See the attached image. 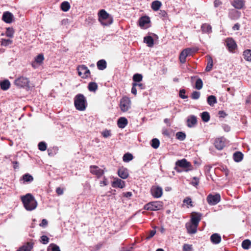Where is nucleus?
I'll return each instance as SVG.
<instances>
[{
  "instance_id": "nucleus-21",
  "label": "nucleus",
  "mask_w": 251,
  "mask_h": 251,
  "mask_svg": "<svg viewBox=\"0 0 251 251\" xmlns=\"http://www.w3.org/2000/svg\"><path fill=\"white\" fill-rule=\"evenodd\" d=\"M13 15L9 12H5L2 15V20L6 23H11L13 20Z\"/></svg>"
},
{
  "instance_id": "nucleus-57",
  "label": "nucleus",
  "mask_w": 251,
  "mask_h": 251,
  "mask_svg": "<svg viewBox=\"0 0 251 251\" xmlns=\"http://www.w3.org/2000/svg\"><path fill=\"white\" fill-rule=\"evenodd\" d=\"M193 181L191 183L194 186H197L199 183V179L197 177H193Z\"/></svg>"
},
{
  "instance_id": "nucleus-26",
  "label": "nucleus",
  "mask_w": 251,
  "mask_h": 251,
  "mask_svg": "<svg viewBox=\"0 0 251 251\" xmlns=\"http://www.w3.org/2000/svg\"><path fill=\"white\" fill-rule=\"evenodd\" d=\"M201 29L203 33H210L212 32L211 26L207 24H202L201 26Z\"/></svg>"
},
{
  "instance_id": "nucleus-7",
  "label": "nucleus",
  "mask_w": 251,
  "mask_h": 251,
  "mask_svg": "<svg viewBox=\"0 0 251 251\" xmlns=\"http://www.w3.org/2000/svg\"><path fill=\"white\" fill-rule=\"evenodd\" d=\"M120 107L123 112L128 111L131 107V100L129 98L124 97L120 100Z\"/></svg>"
},
{
  "instance_id": "nucleus-10",
  "label": "nucleus",
  "mask_w": 251,
  "mask_h": 251,
  "mask_svg": "<svg viewBox=\"0 0 251 251\" xmlns=\"http://www.w3.org/2000/svg\"><path fill=\"white\" fill-rule=\"evenodd\" d=\"M77 70L78 75L82 78H85L88 77L90 74V71L88 67L84 65H79Z\"/></svg>"
},
{
  "instance_id": "nucleus-41",
  "label": "nucleus",
  "mask_w": 251,
  "mask_h": 251,
  "mask_svg": "<svg viewBox=\"0 0 251 251\" xmlns=\"http://www.w3.org/2000/svg\"><path fill=\"white\" fill-rule=\"evenodd\" d=\"M160 145V142L159 140L157 138H154L152 139L151 143V147L154 149H157Z\"/></svg>"
},
{
  "instance_id": "nucleus-2",
  "label": "nucleus",
  "mask_w": 251,
  "mask_h": 251,
  "mask_svg": "<svg viewBox=\"0 0 251 251\" xmlns=\"http://www.w3.org/2000/svg\"><path fill=\"white\" fill-rule=\"evenodd\" d=\"M99 21L104 26H108L112 24L113 18L104 9L98 13Z\"/></svg>"
},
{
  "instance_id": "nucleus-30",
  "label": "nucleus",
  "mask_w": 251,
  "mask_h": 251,
  "mask_svg": "<svg viewBox=\"0 0 251 251\" xmlns=\"http://www.w3.org/2000/svg\"><path fill=\"white\" fill-rule=\"evenodd\" d=\"M144 42L146 43L148 47H152L154 44V41L153 38L150 36H146L144 38Z\"/></svg>"
},
{
  "instance_id": "nucleus-14",
  "label": "nucleus",
  "mask_w": 251,
  "mask_h": 251,
  "mask_svg": "<svg viewBox=\"0 0 251 251\" xmlns=\"http://www.w3.org/2000/svg\"><path fill=\"white\" fill-rule=\"evenodd\" d=\"M226 140L224 137H221L216 139L214 145L216 149L219 150H222L226 145Z\"/></svg>"
},
{
  "instance_id": "nucleus-48",
  "label": "nucleus",
  "mask_w": 251,
  "mask_h": 251,
  "mask_svg": "<svg viewBox=\"0 0 251 251\" xmlns=\"http://www.w3.org/2000/svg\"><path fill=\"white\" fill-rule=\"evenodd\" d=\"M44 59V56L42 54H39L35 58V61L39 65L41 64Z\"/></svg>"
},
{
  "instance_id": "nucleus-12",
  "label": "nucleus",
  "mask_w": 251,
  "mask_h": 251,
  "mask_svg": "<svg viewBox=\"0 0 251 251\" xmlns=\"http://www.w3.org/2000/svg\"><path fill=\"white\" fill-rule=\"evenodd\" d=\"M90 171L93 175H96L98 178L101 177L104 173V170L101 169L95 165L90 166Z\"/></svg>"
},
{
  "instance_id": "nucleus-61",
  "label": "nucleus",
  "mask_w": 251,
  "mask_h": 251,
  "mask_svg": "<svg viewBox=\"0 0 251 251\" xmlns=\"http://www.w3.org/2000/svg\"><path fill=\"white\" fill-rule=\"evenodd\" d=\"M155 233L156 230L155 229H153L150 231V235L148 237H147L146 239L148 240L150 239L152 237L155 235Z\"/></svg>"
},
{
  "instance_id": "nucleus-39",
  "label": "nucleus",
  "mask_w": 251,
  "mask_h": 251,
  "mask_svg": "<svg viewBox=\"0 0 251 251\" xmlns=\"http://www.w3.org/2000/svg\"><path fill=\"white\" fill-rule=\"evenodd\" d=\"M133 155L130 153H126L123 156V159L125 162H128L133 159Z\"/></svg>"
},
{
  "instance_id": "nucleus-62",
  "label": "nucleus",
  "mask_w": 251,
  "mask_h": 251,
  "mask_svg": "<svg viewBox=\"0 0 251 251\" xmlns=\"http://www.w3.org/2000/svg\"><path fill=\"white\" fill-rule=\"evenodd\" d=\"M56 192L58 195H61L63 194V190L60 187H58L56 189Z\"/></svg>"
},
{
  "instance_id": "nucleus-37",
  "label": "nucleus",
  "mask_w": 251,
  "mask_h": 251,
  "mask_svg": "<svg viewBox=\"0 0 251 251\" xmlns=\"http://www.w3.org/2000/svg\"><path fill=\"white\" fill-rule=\"evenodd\" d=\"M98 89V85L96 83L91 82L88 85V89L90 91L95 92Z\"/></svg>"
},
{
  "instance_id": "nucleus-55",
  "label": "nucleus",
  "mask_w": 251,
  "mask_h": 251,
  "mask_svg": "<svg viewBox=\"0 0 251 251\" xmlns=\"http://www.w3.org/2000/svg\"><path fill=\"white\" fill-rule=\"evenodd\" d=\"M183 251H192V246L185 244L183 246Z\"/></svg>"
},
{
  "instance_id": "nucleus-3",
  "label": "nucleus",
  "mask_w": 251,
  "mask_h": 251,
  "mask_svg": "<svg viewBox=\"0 0 251 251\" xmlns=\"http://www.w3.org/2000/svg\"><path fill=\"white\" fill-rule=\"evenodd\" d=\"M75 105L76 109L83 111L86 109V100L82 94H78L75 98Z\"/></svg>"
},
{
  "instance_id": "nucleus-1",
  "label": "nucleus",
  "mask_w": 251,
  "mask_h": 251,
  "mask_svg": "<svg viewBox=\"0 0 251 251\" xmlns=\"http://www.w3.org/2000/svg\"><path fill=\"white\" fill-rule=\"evenodd\" d=\"M24 207L27 211H32L37 206V202L34 197L30 193L26 194L21 198Z\"/></svg>"
},
{
  "instance_id": "nucleus-51",
  "label": "nucleus",
  "mask_w": 251,
  "mask_h": 251,
  "mask_svg": "<svg viewBox=\"0 0 251 251\" xmlns=\"http://www.w3.org/2000/svg\"><path fill=\"white\" fill-rule=\"evenodd\" d=\"M12 43V40L10 39H2L1 40V45L3 46H7Z\"/></svg>"
},
{
  "instance_id": "nucleus-19",
  "label": "nucleus",
  "mask_w": 251,
  "mask_h": 251,
  "mask_svg": "<svg viewBox=\"0 0 251 251\" xmlns=\"http://www.w3.org/2000/svg\"><path fill=\"white\" fill-rule=\"evenodd\" d=\"M33 247V243L27 242L19 248L16 251H31Z\"/></svg>"
},
{
  "instance_id": "nucleus-16",
  "label": "nucleus",
  "mask_w": 251,
  "mask_h": 251,
  "mask_svg": "<svg viewBox=\"0 0 251 251\" xmlns=\"http://www.w3.org/2000/svg\"><path fill=\"white\" fill-rule=\"evenodd\" d=\"M185 226L189 234H195L197 231L198 226L193 225L190 222L187 223Z\"/></svg>"
},
{
  "instance_id": "nucleus-20",
  "label": "nucleus",
  "mask_w": 251,
  "mask_h": 251,
  "mask_svg": "<svg viewBox=\"0 0 251 251\" xmlns=\"http://www.w3.org/2000/svg\"><path fill=\"white\" fill-rule=\"evenodd\" d=\"M244 0H233L231 1V5L236 9H240L244 6Z\"/></svg>"
},
{
  "instance_id": "nucleus-49",
  "label": "nucleus",
  "mask_w": 251,
  "mask_h": 251,
  "mask_svg": "<svg viewBox=\"0 0 251 251\" xmlns=\"http://www.w3.org/2000/svg\"><path fill=\"white\" fill-rule=\"evenodd\" d=\"M14 30L12 28L8 27L6 28V31L5 32V35L7 37L12 38L13 37L14 35Z\"/></svg>"
},
{
  "instance_id": "nucleus-23",
  "label": "nucleus",
  "mask_w": 251,
  "mask_h": 251,
  "mask_svg": "<svg viewBox=\"0 0 251 251\" xmlns=\"http://www.w3.org/2000/svg\"><path fill=\"white\" fill-rule=\"evenodd\" d=\"M127 120L125 117L120 118L117 122V125L119 127L124 128L127 125Z\"/></svg>"
},
{
  "instance_id": "nucleus-52",
  "label": "nucleus",
  "mask_w": 251,
  "mask_h": 251,
  "mask_svg": "<svg viewBox=\"0 0 251 251\" xmlns=\"http://www.w3.org/2000/svg\"><path fill=\"white\" fill-rule=\"evenodd\" d=\"M200 92L194 91L191 94V98L193 100H198L200 97Z\"/></svg>"
},
{
  "instance_id": "nucleus-4",
  "label": "nucleus",
  "mask_w": 251,
  "mask_h": 251,
  "mask_svg": "<svg viewBox=\"0 0 251 251\" xmlns=\"http://www.w3.org/2000/svg\"><path fill=\"white\" fill-rule=\"evenodd\" d=\"M176 166L183 168L186 172L192 171L194 169L191 163L185 158L176 161Z\"/></svg>"
},
{
  "instance_id": "nucleus-42",
  "label": "nucleus",
  "mask_w": 251,
  "mask_h": 251,
  "mask_svg": "<svg viewBox=\"0 0 251 251\" xmlns=\"http://www.w3.org/2000/svg\"><path fill=\"white\" fill-rule=\"evenodd\" d=\"M176 138L180 141H183L186 138V134L183 132H178L176 133Z\"/></svg>"
},
{
  "instance_id": "nucleus-60",
  "label": "nucleus",
  "mask_w": 251,
  "mask_h": 251,
  "mask_svg": "<svg viewBox=\"0 0 251 251\" xmlns=\"http://www.w3.org/2000/svg\"><path fill=\"white\" fill-rule=\"evenodd\" d=\"M133 83L134 84V86H135L136 87L138 86L141 90L144 89L145 88V85L141 83L134 82Z\"/></svg>"
},
{
  "instance_id": "nucleus-5",
  "label": "nucleus",
  "mask_w": 251,
  "mask_h": 251,
  "mask_svg": "<svg viewBox=\"0 0 251 251\" xmlns=\"http://www.w3.org/2000/svg\"><path fill=\"white\" fill-rule=\"evenodd\" d=\"M163 207V203L161 201H152L149 202L144 206L147 210L156 211L161 209Z\"/></svg>"
},
{
  "instance_id": "nucleus-28",
  "label": "nucleus",
  "mask_w": 251,
  "mask_h": 251,
  "mask_svg": "<svg viewBox=\"0 0 251 251\" xmlns=\"http://www.w3.org/2000/svg\"><path fill=\"white\" fill-rule=\"evenodd\" d=\"M97 67L100 70H103L106 68V62L104 59H101L97 63Z\"/></svg>"
},
{
  "instance_id": "nucleus-29",
  "label": "nucleus",
  "mask_w": 251,
  "mask_h": 251,
  "mask_svg": "<svg viewBox=\"0 0 251 251\" xmlns=\"http://www.w3.org/2000/svg\"><path fill=\"white\" fill-rule=\"evenodd\" d=\"M207 101L208 104L211 106H213L217 102L216 97L213 95L208 96L207 99Z\"/></svg>"
},
{
  "instance_id": "nucleus-18",
  "label": "nucleus",
  "mask_w": 251,
  "mask_h": 251,
  "mask_svg": "<svg viewBox=\"0 0 251 251\" xmlns=\"http://www.w3.org/2000/svg\"><path fill=\"white\" fill-rule=\"evenodd\" d=\"M118 176L123 179H126L128 176V170L124 167L120 168L118 172Z\"/></svg>"
},
{
  "instance_id": "nucleus-36",
  "label": "nucleus",
  "mask_w": 251,
  "mask_h": 251,
  "mask_svg": "<svg viewBox=\"0 0 251 251\" xmlns=\"http://www.w3.org/2000/svg\"><path fill=\"white\" fill-rule=\"evenodd\" d=\"M251 241L249 239L244 240L242 243V247L245 250H248L251 248Z\"/></svg>"
},
{
  "instance_id": "nucleus-15",
  "label": "nucleus",
  "mask_w": 251,
  "mask_h": 251,
  "mask_svg": "<svg viewBox=\"0 0 251 251\" xmlns=\"http://www.w3.org/2000/svg\"><path fill=\"white\" fill-rule=\"evenodd\" d=\"M201 214L200 213H195L191 215L190 223L198 226L199 222L201 220Z\"/></svg>"
},
{
  "instance_id": "nucleus-25",
  "label": "nucleus",
  "mask_w": 251,
  "mask_h": 251,
  "mask_svg": "<svg viewBox=\"0 0 251 251\" xmlns=\"http://www.w3.org/2000/svg\"><path fill=\"white\" fill-rule=\"evenodd\" d=\"M206 57L207 59V63L205 70L206 72H210L213 66V59L211 56L210 55H207Z\"/></svg>"
},
{
  "instance_id": "nucleus-11",
  "label": "nucleus",
  "mask_w": 251,
  "mask_h": 251,
  "mask_svg": "<svg viewBox=\"0 0 251 251\" xmlns=\"http://www.w3.org/2000/svg\"><path fill=\"white\" fill-rule=\"evenodd\" d=\"M226 45L228 50L230 52H234L237 48V45L235 41L231 38H227L226 40Z\"/></svg>"
},
{
  "instance_id": "nucleus-45",
  "label": "nucleus",
  "mask_w": 251,
  "mask_h": 251,
  "mask_svg": "<svg viewBox=\"0 0 251 251\" xmlns=\"http://www.w3.org/2000/svg\"><path fill=\"white\" fill-rule=\"evenodd\" d=\"M23 179L25 182H30L33 180V178L32 176L28 174H26L23 176Z\"/></svg>"
},
{
  "instance_id": "nucleus-31",
  "label": "nucleus",
  "mask_w": 251,
  "mask_h": 251,
  "mask_svg": "<svg viewBox=\"0 0 251 251\" xmlns=\"http://www.w3.org/2000/svg\"><path fill=\"white\" fill-rule=\"evenodd\" d=\"M70 4L68 1H64L61 3V9L64 12H67L70 9Z\"/></svg>"
},
{
  "instance_id": "nucleus-47",
  "label": "nucleus",
  "mask_w": 251,
  "mask_h": 251,
  "mask_svg": "<svg viewBox=\"0 0 251 251\" xmlns=\"http://www.w3.org/2000/svg\"><path fill=\"white\" fill-rule=\"evenodd\" d=\"M183 202L184 204L187 205V207L189 208V206L192 207V201L190 197H186L183 200Z\"/></svg>"
},
{
  "instance_id": "nucleus-6",
  "label": "nucleus",
  "mask_w": 251,
  "mask_h": 251,
  "mask_svg": "<svg viewBox=\"0 0 251 251\" xmlns=\"http://www.w3.org/2000/svg\"><path fill=\"white\" fill-rule=\"evenodd\" d=\"M195 52L193 48H186L183 50L179 55V60L181 63H184L186 62V58L187 56L192 55Z\"/></svg>"
},
{
  "instance_id": "nucleus-50",
  "label": "nucleus",
  "mask_w": 251,
  "mask_h": 251,
  "mask_svg": "<svg viewBox=\"0 0 251 251\" xmlns=\"http://www.w3.org/2000/svg\"><path fill=\"white\" fill-rule=\"evenodd\" d=\"M38 149L41 151H45L47 149V144L44 142H41L38 144Z\"/></svg>"
},
{
  "instance_id": "nucleus-17",
  "label": "nucleus",
  "mask_w": 251,
  "mask_h": 251,
  "mask_svg": "<svg viewBox=\"0 0 251 251\" xmlns=\"http://www.w3.org/2000/svg\"><path fill=\"white\" fill-rule=\"evenodd\" d=\"M112 186L114 188H123L125 186V182L121 179L116 178L112 182Z\"/></svg>"
},
{
  "instance_id": "nucleus-33",
  "label": "nucleus",
  "mask_w": 251,
  "mask_h": 251,
  "mask_svg": "<svg viewBox=\"0 0 251 251\" xmlns=\"http://www.w3.org/2000/svg\"><path fill=\"white\" fill-rule=\"evenodd\" d=\"M243 154L241 152L237 151L233 154V159L235 162H239L243 159Z\"/></svg>"
},
{
  "instance_id": "nucleus-35",
  "label": "nucleus",
  "mask_w": 251,
  "mask_h": 251,
  "mask_svg": "<svg viewBox=\"0 0 251 251\" xmlns=\"http://www.w3.org/2000/svg\"><path fill=\"white\" fill-rule=\"evenodd\" d=\"M244 59L248 61H251V50H246L243 52Z\"/></svg>"
},
{
  "instance_id": "nucleus-34",
  "label": "nucleus",
  "mask_w": 251,
  "mask_h": 251,
  "mask_svg": "<svg viewBox=\"0 0 251 251\" xmlns=\"http://www.w3.org/2000/svg\"><path fill=\"white\" fill-rule=\"evenodd\" d=\"M161 6V2L158 0H154L151 3V8L154 11H157L159 10Z\"/></svg>"
},
{
  "instance_id": "nucleus-56",
  "label": "nucleus",
  "mask_w": 251,
  "mask_h": 251,
  "mask_svg": "<svg viewBox=\"0 0 251 251\" xmlns=\"http://www.w3.org/2000/svg\"><path fill=\"white\" fill-rule=\"evenodd\" d=\"M185 90L184 89H181L179 91V96L182 99H185L188 98L186 95H185Z\"/></svg>"
},
{
  "instance_id": "nucleus-13",
  "label": "nucleus",
  "mask_w": 251,
  "mask_h": 251,
  "mask_svg": "<svg viewBox=\"0 0 251 251\" xmlns=\"http://www.w3.org/2000/svg\"><path fill=\"white\" fill-rule=\"evenodd\" d=\"M151 193L154 198H160L163 194L162 188L160 186H152L151 189Z\"/></svg>"
},
{
  "instance_id": "nucleus-22",
  "label": "nucleus",
  "mask_w": 251,
  "mask_h": 251,
  "mask_svg": "<svg viewBox=\"0 0 251 251\" xmlns=\"http://www.w3.org/2000/svg\"><path fill=\"white\" fill-rule=\"evenodd\" d=\"M210 240L212 243L218 244L221 241V237L219 234L214 233L211 236Z\"/></svg>"
},
{
  "instance_id": "nucleus-24",
  "label": "nucleus",
  "mask_w": 251,
  "mask_h": 251,
  "mask_svg": "<svg viewBox=\"0 0 251 251\" xmlns=\"http://www.w3.org/2000/svg\"><path fill=\"white\" fill-rule=\"evenodd\" d=\"M197 118L195 116H191L187 120V125L189 127L194 126L197 124Z\"/></svg>"
},
{
  "instance_id": "nucleus-58",
  "label": "nucleus",
  "mask_w": 251,
  "mask_h": 251,
  "mask_svg": "<svg viewBox=\"0 0 251 251\" xmlns=\"http://www.w3.org/2000/svg\"><path fill=\"white\" fill-rule=\"evenodd\" d=\"M48 224V222L46 219H43L41 223L39 224V226L42 227H46Z\"/></svg>"
},
{
  "instance_id": "nucleus-64",
  "label": "nucleus",
  "mask_w": 251,
  "mask_h": 251,
  "mask_svg": "<svg viewBox=\"0 0 251 251\" xmlns=\"http://www.w3.org/2000/svg\"><path fill=\"white\" fill-rule=\"evenodd\" d=\"M215 7H217L222 4V2L219 0H215L214 2Z\"/></svg>"
},
{
  "instance_id": "nucleus-9",
  "label": "nucleus",
  "mask_w": 251,
  "mask_h": 251,
  "mask_svg": "<svg viewBox=\"0 0 251 251\" xmlns=\"http://www.w3.org/2000/svg\"><path fill=\"white\" fill-rule=\"evenodd\" d=\"M208 203L210 205H214L219 203L221 201V196L219 194L215 195L209 194L206 198Z\"/></svg>"
},
{
  "instance_id": "nucleus-53",
  "label": "nucleus",
  "mask_w": 251,
  "mask_h": 251,
  "mask_svg": "<svg viewBox=\"0 0 251 251\" xmlns=\"http://www.w3.org/2000/svg\"><path fill=\"white\" fill-rule=\"evenodd\" d=\"M40 241L43 244H47L49 242V238L46 235H42Z\"/></svg>"
},
{
  "instance_id": "nucleus-32",
  "label": "nucleus",
  "mask_w": 251,
  "mask_h": 251,
  "mask_svg": "<svg viewBox=\"0 0 251 251\" xmlns=\"http://www.w3.org/2000/svg\"><path fill=\"white\" fill-rule=\"evenodd\" d=\"M10 83L8 80H4L0 82V88L3 90H7L9 89Z\"/></svg>"
},
{
  "instance_id": "nucleus-43",
  "label": "nucleus",
  "mask_w": 251,
  "mask_h": 251,
  "mask_svg": "<svg viewBox=\"0 0 251 251\" xmlns=\"http://www.w3.org/2000/svg\"><path fill=\"white\" fill-rule=\"evenodd\" d=\"M95 22L96 20L91 16L87 17L85 20V24L88 25H93Z\"/></svg>"
},
{
  "instance_id": "nucleus-63",
  "label": "nucleus",
  "mask_w": 251,
  "mask_h": 251,
  "mask_svg": "<svg viewBox=\"0 0 251 251\" xmlns=\"http://www.w3.org/2000/svg\"><path fill=\"white\" fill-rule=\"evenodd\" d=\"M131 93L136 95L137 94V89L136 88V86H134V84L132 83V87L131 88Z\"/></svg>"
},
{
  "instance_id": "nucleus-59",
  "label": "nucleus",
  "mask_w": 251,
  "mask_h": 251,
  "mask_svg": "<svg viewBox=\"0 0 251 251\" xmlns=\"http://www.w3.org/2000/svg\"><path fill=\"white\" fill-rule=\"evenodd\" d=\"M100 184L101 187L107 185L108 181L107 178L105 176L103 177V180L102 181H100Z\"/></svg>"
},
{
  "instance_id": "nucleus-8",
  "label": "nucleus",
  "mask_w": 251,
  "mask_h": 251,
  "mask_svg": "<svg viewBox=\"0 0 251 251\" xmlns=\"http://www.w3.org/2000/svg\"><path fill=\"white\" fill-rule=\"evenodd\" d=\"M29 80L28 78L24 76H21L14 81V84L19 88L29 87Z\"/></svg>"
},
{
  "instance_id": "nucleus-44",
  "label": "nucleus",
  "mask_w": 251,
  "mask_h": 251,
  "mask_svg": "<svg viewBox=\"0 0 251 251\" xmlns=\"http://www.w3.org/2000/svg\"><path fill=\"white\" fill-rule=\"evenodd\" d=\"M202 120L204 122H207L209 121L210 115L208 112H203L201 113Z\"/></svg>"
},
{
  "instance_id": "nucleus-40",
  "label": "nucleus",
  "mask_w": 251,
  "mask_h": 251,
  "mask_svg": "<svg viewBox=\"0 0 251 251\" xmlns=\"http://www.w3.org/2000/svg\"><path fill=\"white\" fill-rule=\"evenodd\" d=\"M143 76L139 74H136L133 76V80L134 82L138 83L142 80Z\"/></svg>"
},
{
  "instance_id": "nucleus-46",
  "label": "nucleus",
  "mask_w": 251,
  "mask_h": 251,
  "mask_svg": "<svg viewBox=\"0 0 251 251\" xmlns=\"http://www.w3.org/2000/svg\"><path fill=\"white\" fill-rule=\"evenodd\" d=\"M203 87V82L201 78L197 79L195 84V88L198 90H201Z\"/></svg>"
},
{
  "instance_id": "nucleus-54",
  "label": "nucleus",
  "mask_w": 251,
  "mask_h": 251,
  "mask_svg": "<svg viewBox=\"0 0 251 251\" xmlns=\"http://www.w3.org/2000/svg\"><path fill=\"white\" fill-rule=\"evenodd\" d=\"M101 134L104 138H108L111 136V131L110 130L105 129L101 132Z\"/></svg>"
},
{
  "instance_id": "nucleus-27",
  "label": "nucleus",
  "mask_w": 251,
  "mask_h": 251,
  "mask_svg": "<svg viewBox=\"0 0 251 251\" xmlns=\"http://www.w3.org/2000/svg\"><path fill=\"white\" fill-rule=\"evenodd\" d=\"M150 22V19L148 17L144 16L141 17L139 21V25L141 27H144L146 24L149 23Z\"/></svg>"
},
{
  "instance_id": "nucleus-38",
  "label": "nucleus",
  "mask_w": 251,
  "mask_h": 251,
  "mask_svg": "<svg viewBox=\"0 0 251 251\" xmlns=\"http://www.w3.org/2000/svg\"><path fill=\"white\" fill-rule=\"evenodd\" d=\"M48 251H61L58 246L55 244H50L48 248Z\"/></svg>"
}]
</instances>
